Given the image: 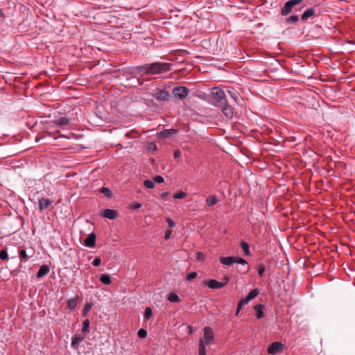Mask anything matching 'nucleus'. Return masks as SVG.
<instances>
[{
  "instance_id": "obj_1",
  "label": "nucleus",
  "mask_w": 355,
  "mask_h": 355,
  "mask_svg": "<svg viewBox=\"0 0 355 355\" xmlns=\"http://www.w3.org/2000/svg\"><path fill=\"white\" fill-rule=\"evenodd\" d=\"M173 64L169 62H154L134 67L132 74L144 76H155L173 70Z\"/></svg>"
},
{
  "instance_id": "obj_2",
  "label": "nucleus",
  "mask_w": 355,
  "mask_h": 355,
  "mask_svg": "<svg viewBox=\"0 0 355 355\" xmlns=\"http://www.w3.org/2000/svg\"><path fill=\"white\" fill-rule=\"evenodd\" d=\"M214 99L216 101V103L219 104L220 105L226 104L227 99L225 92L218 88L214 87L211 92Z\"/></svg>"
},
{
  "instance_id": "obj_3",
  "label": "nucleus",
  "mask_w": 355,
  "mask_h": 355,
  "mask_svg": "<svg viewBox=\"0 0 355 355\" xmlns=\"http://www.w3.org/2000/svg\"><path fill=\"white\" fill-rule=\"evenodd\" d=\"M322 13V9L318 6L316 5L304 12L302 15V20L306 21L309 17L313 16H319Z\"/></svg>"
},
{
  "instance_id": "obj_4",
  "label": "nucleus",
  "mask_w": 355,
  "mask_h": 355,
  "mask_svg": "<svg viewBox=\"0 0 355 355\" xmlns=\"http://www.w3.org/2000/svg\"><path fill=\"white\" fill-rule=\"evenodd\" d=\"M303 2V0H290L287 1L281 10V15L286 16L293 10V8Z\"/></svg>"
},
{
  "instance_id": "obj_5",
  "label": "nucleus",
  "mask_w": 355,
  "mask_h": 355,
  "mask_svg": "<svg viewBox=\"0 0 355 355\" xmlns=\"http://www.w3.org/2000/svg\"><path fill=\"white\" fill-rule=\"evenodd\" d=\"M203 339L205 346L211 344L214 339V334L212 329L209 327H205L203 329Z\"/></svg>"
},
{
  "instance_id": "obj_6",
  "label": "nucleus",
  "mask_w": 355,
  "mask_h": 355,
  "mask_svg": "<svg viewBox=\"0 0 355 355\" xmlns=\"http://www.w3.org/2000/svg\"><path fill=\"white\" fill-rule=\"evenodd\" d=\"M189 90L188 88L182 86L176 87L173 89L174 96L181 100L185 98L189 94Z\"/></svg>"
},
{
  "instance_id": "obj_7",
  "label": "nucleus",
  "mask_w": 355,
  "mask_h": 355,
  "mask_svg": "<svg viewBox=\"0 0 355 355\" xmlns=\"http://www.w3.org/2000/svg\"><path fill=\"white\" fill-rule=\"evenodd\" d=\"M230 280V278H227V281L224 282H220L215 279H210L209 281H205L204 284H207V286L212 289H219L226 285Z\"/></svg>"
},
{
  "instance_id": "obj_8",
  "label": "nucleus",
  "mask_w": 355,
  "mask_h": 355,
  "mask_svg": "<svg viewBox=\"0 0 355 355\" xmlns=\"http://www.w3.org/2000/svg\"><path fill=\"white\" fill-rule=\"evenodd\" d=\"M283 349V345L280 342L272 343L268 348V352L270 354H275Z\"/></svg>"
},
{
  "instance_id": "obj_9",
  "label": "nucleus",
  "mask_w": 355,
  "mask_h": 355,
  "mask_svg": "<svg viewBox=\"0 0 355 355\" xmlns=\"http://www.w3.org/2000/svg\"><path fill=\"white\" fill-rule=\"evenodd\" d=\"M259 294V291L257 289H253L252 290L248 295L240 300L239 303L241 304V305L245 306L251 300L256 297Z\"/></svg>"
},
{
  "instance_id": "obj_10",
  "label": "nucleus",
  "mask_w": 355,
  "mask_h": 355,
  "mask_svg": "<svg viewBox=\"0 0 355 355\" xmlns=\"http://www.w3.org/2000/svg\"><path fill=\"white\" fill-rule=\"evenodd\" d=\"M101 216L109 219H115L118 216V212L114 209H106L101 213Z\"/></svg>"
},
{
  "instance_id": "obj_11",
  "label": "nucleus",
  "mask_w": 355,
  "mask_h": 355,
  "mask_svg": "<svg viewBox=\"0 0 355 355\" xmlns=\"http://www.w3.org/2000/svg\"><path fill=\"white\" fill-rule=\"evenodd\" d=\"M154 96L158 101H168L169 94L166 90L159 89L155 93Z\"/></svg>"
},
{
  "instance_id": "obj_12",
  "label": "nucleus",
  "mask_w": 355,
  "mask_h": 355,
  "mask_svg": "<svg viewBox=\"0 0 355 355\" xmlns=\"http://www.w3.org/2000/svg\"><path fill=\"white\" fill-rule=\"evenodd\" d=\"M222 105L223 106V109H222V112H223V114L225 116L226 118H227L229 119H232L234 115L233 107H232L230 105H229L227 104V102L226 103V104H223Z\"/></svg>"
},
{
  "instance_id": "obj_13",
  "label": "nucleus",
  "mask_w": 355,
  "mask_h": 355,
  "mask_svg": "<svg viewBox=\"0 0 355 355\" xmlns=\"http://www.w3.org/2000/svg\"><path fill=\"white\" fill-rule=\"evenodd\" d=\"M52 204V201L49 198H42L39 200L38 206L40 210L42 211L44 209L49 208V207Z\"/></svg>"
},
{
  "instance_id": "obj_14",
  "label": "nucleus",
  "mask_w": 355,
  "mask_h": 355,
  "mask_svg": "<svg viewBox=\"0 0 355 355\" xmlns=\"http://www.w3.org/2000/svg\"><path fill=\"white\" fill-rule=\"evenodd\" d=\"M70 121V119L67 117H60L56 120L52 121L55 125L58 127H62L67 125Z\"/></svg>"
},
{
  "instance_id": "obj_15",
  "label": "nucleus",
  "mask_w": 355,
  "mask_h": 355,
  "mask_svg": "<svg viewBox=\"0 0 355 355\" xmlns=\"http://www.w3.org/2000/svg\"><path fill=\"white\" fill-rule=\"evenodd\" d=\"M219 261L222 264L226 266H232L235 263V257H220Z\"/></svg>"
},
{
  "instance_id": "obj_16",
  "label": "nucleus",
  "mask_w": 355,
  "mask_h": 355,
  "mask_svg": "<svg viewBox=\"0 0 355 355\" xmlns=\"http://www.w3.org/2000/svg\"><path fill=\"white\" fill-rule=\"evenodd\" d=\"M50 271L49 268L46 265H42L39 271L37 273V277L41 278L46 275H47Z\"/></svg>"
},
{
  "instance_id": "obj_17",
  "label": "nucleus",
  "mask_w": 355,
  "mask_h": 355,
  "mask_svg": "<svg viewBox=\"0 0 355 355\" xmlns=\"http://www.w3.org/2000/svg\"><path fill=\"white\" fill-rule=\"evenodd\" d=\"M177 132L175 129H166L159 133V138H166Z\"/></svg>"
},
{
  "instance_id": "obj_18",
  "label": "nucleus",
  "mask_w": 355,
  "mask_h": 355,
  "mask_svg": "<svg viewBox=\"0 0 355 355\" xmlns=\"http://www.w3.org/2000/svg\"><path fill=\"white\" fill-rule=\"evenodd\" d=\"M84 338L81 336H75L73 337L71 340V347L74 349H76L80 344L83 340Z\"/></svg>"
},
{
  "instance_id": "obj_19",
  "label": "nucleus",
  "mask_w": 355,
  "mask_h": 355,
  "mask_svg": "<svg viewBox=\"0 0 355 355\" xmlns=\"http://www.w3.org/2000/svg\"><path fill=\"white\" fill-rule=\"evenodd\" d=\"M96 234L94 233L89 234L84 241V244H95Z\"/></svg>"
},
{
  "instance_id": "obj_20",
  "label": "nucleus",
  "mask_w": 355,
  "mask_h": 355,
  "mask_svg": "<svg viewBox=\"0 0 355 355\" xmlns=\"http://www.w3.org/2000/svg\"><path fill=\"white\" fill-rule=\"evenodd\" d=\"M218 202V200L216 196H209L207 198V205L209 207L214 206Z\"/></svg>"
},
{
  "instance_id": "obj_21",
  "label": "nucleus",
  "mask_w": 355,
  "mask_h": 355,
  "mask_svg": "<svg viewBox=\"0 0 355 355\" xmlns=\"http://www.w3.org/2000/svg\"><path fill=\"white\" fill-rule=\"evenodd\" d=\"M263 308V306L262 304H257L254 306V309L257 312V318H261L263 316V313L262 311V309Z\"/></svg>"
},
{
  "instance_id": "obj_22",
  "label": "nucleus",
  "mask_w": 355,
  "mask_h": 355,
  "mask_svg": "<svg viewBox=\"0 0 355 355\" xmlns=\"http://www.w3.org/2000/svg\"><path fill=\"white\" fill-rule=\"evenodd\" d=\"M168 300L171 302H179L180 299L178 295L174 293H171L168 296Z\"/></svg>"
},
{
  "instance_id": "obj_23",
  "label": "nucleus",
  "mask_w": 355,
  "mask_h": 355,
  "mask_svg": "<svg viewBox=\"0 0 355 355\" xmlns=\"http://www.w3.org/2000/svg\"><path fill=\"white\" fill-rule=\"evenodd\" d=\"M100 191L105 196L108 198H111L113 196L111 190L107 187H102Z\"/></svg>"
},
{
  "instance_id": "obj_24",
  "label": "nucleus",
  "mask_w": 355,
  "mask_h": 355,
  "mask_svg": "<svg viewBox=\"0 0 355 355\" xmlns=\"http://www.w3.org/2000/svg\"><path fill=\"white\" fill-rule=\"evenodd\" d=\"M100 281L105 284H110L111 283L110 277L108 275L104 274L100 277Z\"/></svg>"
},
{
  "instance_id": "obj_25",
  "label": "nucleus",
  "mask_w": 355,
  "mask_h": 355,
  "mask_svg": "<svg viewBox=\"0 0 355 355\" xmlns=\"http://www.w3.org/2000/svg\"><path fill=\"white\" fill-rule=\"evenodd\" d=\"M199 355H206L205 343L202 340H200L199 341Z\"/></svg>"
},
{
  "instance_id": "obj_26",
  "label": "nucleus",
  "mask_w": 355,
  "mask_h": 355,
  "mask_svg": "<svg viewBox=\"0 0 355 355\" xmlns=\"http://www.w3.org/2000/svg\"><path fill=\"white\" fill-rule=\"evenodd\" d=\"M153 316V311L150 307H146L144 311V318L149 320Z\"/></svg>"
},
{
  "instance_id": "obj_27",
  "label": "nucleus",
  "mask_w": 355,
  "mask_h": 355,
  "mask_svg": "<svg viewBox=\"0 0 355 355\" xmlns=\"http://www.w3.org/2000/svg\"><path fill=\"white\" fill-rule=\"evenodd\" d=\"M76 304H77V302H76V300L75 298H71V299L69 300L67 302L68 307L71 310L74 309L76 306Z\"/></svg>"
},
{
  "instance_id": "obj_28",
  "label": "nucleus",
  "mask_w": 355,
  "mask_h": 355,
  "mask_svg": "<svg viewBox=\"0 0 355 355\" xmlns=\"http://www.w3.org/2000/svg\"><path fill=\"white\" fill-rule=\"evenodd\" d=\"M299 20V17L297 15H292L288 18H286V21L288 24H294L296 23Z\"/></svg>"
},
{
  "instance_id": "obj_29",
  "label": "nucleus",
  "mask_w": 355,
  "mask_h": 355,
  "mask_svg": "<svg viewBox=\"0 0 355 355\" xmlns=\"http://www.w3.org/2000/svg\"><path fill=\"white\" fill-rule=\"evenodd\" d=\"M89 320L88 319H86L83 322L82 331L87 332L89 331Z\"/></svg>"
},
{
  "instance_id": "obj_30",
  "label": "nucleus",
  "mask_w": 355,
  "mask_h": 355,
  "mask_svg": "<svg viewBox=\"0 0 355 355\" xmlns=\"http://www.w3.org/2000/svg\"><path fill=\"white\" fill-rule=\"evenodd\" d=\"M227 92L230 94V96L234 99V101L235 102H237V101L239 99V93L236 92H234V91H231V90H228Z\"/></svg>"
},
{
  "instance_id": "obj_31",
  "label": "nucleus",
  "mask_w": 355,
  "mask_h": 355,
  "mask_svg": "<svg viewBox=\"0 0 355 355\" xmlns=\"http://www.w3.org/2000/svg\"><path fill=\"white\" fill-rule=\"evenodd\" d=\"M144 184L148 189H153L155 187L154 182L150 180H146Z\"/></svg>"
},
{
  "instance_id": "obj_32",
  "label": "nucleus",
  "mask_w": 355,
  "mask_h": 355,
  "mask_svg": "<svg viewBox=\"0 0 355 355\" xmlns=\"http://www.w3.org/2000/svg\"><path fill=\"white\" fill-rule=\"evenodd\" d=\"M186 193L181 191L173 195V198L175 199H182L186 196Z\"/></svg>"
},
{
  "instance_id": "obj_33",
  "label": "nucleus",
  "mask_w": 355,
  "mask_h": 355,
  "mask_svg": "<svg viewBox=\"0 0 355 355\" xmlns=\"http://www.w3.org/2000/svg\"><path fill=\"white\" fill-rule=\"evenodd\" d=\"M197 277V272H190L186 277L187 282H191Z\"/></svg>"
},
{
  "instance_id": "obj_34",
  "label": "nucleus",
  "mask_w": 355,
  "mask_h": 355,
  "mask_svg": "<svg viewBox=\"0 0 355 355\" xmlns=\"http://www.w3.org/2000/svg\"><path fill=\"white\" fill-rule=\"evenodd\" d=\"M196 259L198 261H203L205 259V254L201 252H198L196 253Z\"/></svg>"
},
{
  "instance_id": "obj_35",
  "label": "nucleus",
  "mask_w": 355,
  "mask_h": 355,
  "mask_svg": "<svg viewBox=\"0 0 355 355\" xmlns=\"http://www.w3.org/2000/svg\"><path fill=\"white\" fill-rule=\"evenodd\" d=\"M138 336L141 338H144L146 337L147 336V332L145 329H140L139 331H138Z\"/></svg>"
},
{
  "instance_id": "obj_36",
  "label": "nucleus",
  "mask_w": 355,
  "mask_h": 355,
  "mask_svg": "<svg viewBox=\"0 0 355 355\" xmlns=\"http://www.w3.org/2000/svg\"><path fill=\"white\" fill-rule=\"evenodd\" d=\"M8 258V253L5 249H3L0 251V259L2 260H6Z\"/></svg>"
},
{
  "instance_id": "obj_37",
  "label": "nucleus",
  "mask_w": 355,
  "mask_h": 355,
  "mask_svg": "<svg viewBox=\"0 0 355 355\" xmlns=\"http://www.w3.org/2000/svg\"><path fill=\"white\" fill-rule=\"evenodd\" d=\"M91 308H92V304H85V307L83 309V315L84 316H85Z\"/></svg>"
},
{
  "instance_id": "obj_38",
  "label": "nucleus",
  "mask_w": 355,
  "mask_h": 355,
  "mask_svg": "<svg viewBox=\"0 0 355 355\" xmlns=\"http://www.w3.org/2000/svg\"><path fill=\"white\" fill-rule=\"evenodd\" d=\"M235 263L244 265L247 263V261L243 258L235 257Z\"/></svg>"
},
{
  "instance_id": "obj_39",
  "label": "nucleus",
  "mask_w": 355,
  "mask_h": 355,
  "mask_svg": "<svg viewBox=\"0 0 355 355\" xmlns=\"http://www.w3.org/2000/svg\"><path fill=\"white\" fill-rule=\"evenodd\" d=\"M265 271V267L262 264H260L258 266V274L260 275V276H262L263 272Z\"/></svg>"
},
{
  "instance_id": "obj_40",
  "label": "nucleus",
  "mask_w": 355,
  "mask_h": 355,
  "mask_svg": "<svg viewBox=\"0 0 355 355\" xmlns=\"http://www.w3.org/2000/svg\"><path fill=\"white\" fill-rule=\"evenodd\" d=\"M154 181L157 183H162L164 182V178L161 175H156L155 178H154Z\"/></svg>"
},
{
  "instance_id": "obj_41",
  "label": "nucleus",
  "mask_w": 355,
  "mask_h": 355,
  "mask_svg": "<svg viewBox=\"0 0 355 355\" xmlns=\"http://www.w3.org/2000/svg\"><path fill=\"white\" fill-rule=\"evenodd\" d=\"M166 221L170 227H173L175 225V222L171 218H166Z\"/></svg>"
},
{
  "instance_id": "obj_42",
  "label": "nucleus",
  "mask_w": 355,
  "mask_h": 355,
  "mask_svg": "<svg viewBox=\"0 0 355 355\" xmlns=\"http://www.w3.org/2000/svg\"><path fill=\"white\" fill-rule=\"evenodd\" d=\"M101 259L99 257H96L94 259V261L92 262V264H93V266L96 267V266H98L101 264Z\"/></svg>"
},
{
  "instance_id": "obj_43",
  "label": "nucleus",
  "mask_w": 355,
  "mask_h": 355,
  "mask_svg": "<svg viewBox=\"0 0 355 355\" xmlns=\"http://www.w3.org/2000/svg\"><path fill=\"white\" fill-rule=\"evenodd\" d=\"M19 255L22 259H27L28 256L25 250H20Z\"/></svg>"
},
{
  "instance_id": "obj_44",
  "label": "nucleus",
  "mask_w": 355,
  "mask_h": 355,
  "mask_svg": "<svg viewBox=\"0 0 355 355\" xmlns=\"http://www.w3.org/2000/svg\"><path fill=\"white\" fill-rule=\"evenodd\" d=\"M242 248L245 252V254L249 255L250 254V248L249 245H241Z\"/></svg>"
},
{
  "instance_id": "obj_45",
  "label": "nucleus",
  "mask_w": 355,
  "mask_h": 355,
  "mask_svg": "<svg viewBox=\"0 0 355 355\" xmlns=\"http://www.w3.org/2000/svg\"><path fill=\"white\" fill-rule=\"evenodd\" d=\"M181 155V153L180 150H176L175 152H174V157L178 159L180 157Z\"/></svg>"
},
{
  "instance_id": "obj_46",
  "label": "nucleus",
  "mask_w": 355,
  "mask_h": 355,
  "mask_svg": "<svg viewBox=\"0 0 355 355\" xmlns=\"http://www.w3.org/2000/svg\"><path fill=\"white\" fill-rule=\"evenodd\" d=\"M141 207V205L140 203H136L132 206V208L135 209H139Z\"/></svg>"
},
{
  "instance_id": "obj_47",
  "label": "nucleus",
  "mask_w": 355,
  "mask_h": 355,
  "mask_svg": "<svg viewBox=\"0 0 355 355\" xmlns=\"http://www.w3.org/2000/svg\"><path fill=\"white\" fill-rule=\"evenodd\" d=\"M168 195H170V193L166 191V192L162 193L161 196L162 198H165V197L168 196Z\"/></svg>"
},
{
  "instance_id": "obj_48",
  "label": "nucleus",
  "mask_w": 355,
  "mask_h": 355,
  "mask_svg": "<svg viewBox=\"0 0 355 355\" xmlns=\"http://www.w3.org/2000/svg\"><path fill=\"white\" fill-rule=\"evenodd\" d=\"M171 234V231H170V230L167 231V232H166V234H165V238H166V239L169 238V237H170Z\"/></svg>"
},
{
  "instance_id": "obj_49",
  "label": "nucleus",
  "mask_w": 355,
  "mask_h": 355,
  "mask_svg": "<svg viewBox=\"0 0 355 355\" xmlns=\"http://www.w3.org/2000/svg\"><path fill=\"white\" fill-rule=\"evenodd\" d=\"M243 306L241 305V304L239 302L238 306H237V310H241Z\"/></svg>"
},
{
  "instance_id": "obj_50",
  "label": "nucleus",
  "mask_w": 355,
  "mask_h": 355,
  "mask_svg": "<svg viewBox=\"0 0 355 355\" xmlns=\"http://www.w3.org/2000/svg\"><path fill=\"white\" fill-rule=\"evenodd\" d=\"M188 328H189V334H191L193 333V329H192L191 327L189 326Z\"/></svg>"
},
{
  "instance_id": "obj_51",
  "label": "nucleus",
  "mask_w": 355,
  "mask_h": 355,
  "mask_svg": "<svg viewBox=\"0 0 355 355\" xmlns=\"http://www.w3.org/2000/svg\"><path fill=\"white\" fill-rule=\"evenodd\" d=\"M239 311H240V310H237V309H236V315H239Z\"/></svg>"
},
{
  "instance_id": "obj_52",
  "label": "nucleus",
  "mask_w": 355,
  "mask_h": 355,
  "mask_svg": "<svg viewBox=\"0 0 355 355\" xmlns=\"http://www.w3.org/2000/svg\"><path fill=\"white\" fill-rule=\"evenodd\" d=\"M240 244L244 245V244H248V243L245 241H241Z\"/></svg>"
},
{
  "instance_id": "obj_53",
  "label": "nucleus",
  "mask_w": 355,
  "mask_h": 355,
  "mask_svg": "<svg viewBox=\"0 0 355 355\" xmlns=\"http://www.w3.org/2000/svg\"><path fill=\"white\" fill-rule=\"evenodd\" d=\"M333 247H334L336 248V250H337V245H332Z\"/></svg>"
}]
</instances>
